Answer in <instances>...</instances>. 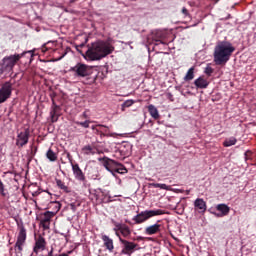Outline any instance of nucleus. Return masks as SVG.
<instances>
[{
  "label": "nucleus",
  "mask_w": 256,
  "mask_h": 256,
  "mask_svg": "<svg viewBox=\"0 0 256 256\" xmlns=\"http://www.w3.org/2000/svg\"><path fill=\"white\" fill-rule=\"evenodd\" d=\"M115 51V46L111 43V38L107 40H98L91 44L86 51V58L89 61H101L107 55H111Z\"/></svg>",
  "instance_id": "f257e3e1"
},
{
  "label": "nucleus",
  "mask_w": 256,
  "mask_h": 256,
  "mask_svg": "<svg viewBox=\"0 0 256 256\" xmlns=\"http://www.w3.org/2000/svg\"><path fill=\"white\" fill-rule=\"evenodd\" d=\"M235 52V47L229 41H220L214 48V63L217 65H225L231 55Z\"/></svg>",
  "instance_id": "f03ea898"
},
{
  "label": "nucleus",
  "mask_w": 256,
  "mask_h": 256,
  "mask_svg": "<svg viewBox=\"0 0 256 256\" xmlns=\"http://www.w3.org/2000/svg\"><path fill=\"white\" fill-rule=\"evenodd\" d=\"M27 53H29V55H31V57H33V51H25L21 54H14V55L5 57L0 66L1 73H5V72L9 73V72L13 71V67H15V65H17V62L21 58L25 57V55H27Z\"/></svg>",
  "instance_id": "7ed1b4c3"
},
{
  "label": "nucleus",
  "mask_w": 256,
  "mask_h": 256,
  "mask_svg": "<svg viewBox=\"0 0 256 256\" xmlns=\"http://www.w3.org/2000/svg\"><path fill=\"white\" fill-rule=\"evenodd\" d=\"M159 215H165V210H144L134 216L132 221H134L136 225H141V223H145V221H149L152 217H157Z\"/></svg>",
  "instance_id": "20e7f679"
},
{
  "label": "nucleus",
  "mask_w": 256,
  "mask_h": 256,
  "mask_svg": "<svg viewBox=\"0 0 256 256\" xmlns=\"http://www.w3.org/2000/svg\"><path fill=\"white\" fill-rule=\"evenodd\" d=\"M116 235L117 237H119V242L123 245L121 255L131 256L133 255V253H135V251H139V249H141V247H139V244L122 239L121 235H119V232H116Z\"/></svg>",
  "instance_id": "39448f33"
},
{
  "label": "nucleus",
  "mask_w": 256,
  "mask_h": 256,
  "mask_svg": "<svg viewBox=\"0 0 256 256\" xmlns=\"http://www.w3.org/2000/svg\"><path fill=\"white\" fill-rule=\"evenodd\" d=\"M27 241V229H25V226L19 227V233L17 236V241L15 243L14 249L16 253H22L23 247H25V242Z\"/></svg>",
  "instance_id": "423d86ee"
},
{
  "label": "nucleus",
  "mask_w": 256,
  "mask_h": 256,
  "mask_svg": "<svg viewBox=\"0 0 256 256\" xmlns=\"http://www.w3.org/2000/svg\"><path fill=\"white\" fill-rule=\"evenodd\" d=\"M71 71L75 73L76 77H89L92 73V68L86 64L78 63L71 68Z\"/></svg>",
  "instance_id": "0eeeda50"
},
{
  "label": "nucleus",
  "mask_w": 256,
  "mask_h": 256,
  "mask_svg": "<svg viewBox=\"0 0 256 256\" xmlns=\"http://www.w3.org/2000/svg\"><path fill=\"white\" fill-rule=\"evenodd\" d=\"M13 93V84L8 81L2 84L0 88V104L5 103L7 99L11 97V94Z\"/></svg>",
  "instance_id": "6e6552de"
},
{
  "label": "nucleus",
  "mask_w": 256,
  "mask_h": 256,
  "mask_svg": "<svg viewBox=\"0 0 256 256\" xmlns=\"http://www.w3.org/2000/svg\"><path fill=\"white\" fill-rule=\"evenodd\" d=\"M98 161L100 163H102L103 167H105V169L107 171L112 173V175H115V171L117 170L119 162H117L107 156H104L103 158H99Z\"/></svg>",
  "instance_id": "1a4fd4ad"
},
{
  "label": "nucleus",
  "mask_w": 256,
  "mask_h": 256,
  "mask_svg": "<svg viewBox=\"0 0 256 256\" xmlns=\"http://www.w3.org/2000/svg\"><path fill=\"white\" fill-rule=\"evenodd\" d=\"M30 131L28 128L24 129V131L17 134L16 137V146L18 149H22V147H25L27 143H29V135Z\"/></svg>",
  "instance_id": "9d476101"
},
{
  "label": "nucleus",
  "mask_w": 256,
  "mask_h": 256,
  "mask_svg": "<svg viewBox=\"0 0 256 256\" xmlns=\"http://www.w3.org/2000/svg\"><path fill=\"white\" fill-rule=\"evenodd\" d=\"M51 123H57L59 117H61V106L55 103V99L52 98V106L50 111Z\"/></svg>",
  "instance_id": "9b49d317"
},
{
  "label": "nucleus",
  "mask_w": 256,
  "mask_h": 256,
  "mask_svg": "<svg viewBox=\"0 0 256 256\" xmlns=\"http://www.w3.org/2000/svg\"><path fill=\"white\" fill-rule=\"evenodd\" d=\"M72 171L75 179L77 181H80L81 183H87V178L85 177V173H83V170H81V167H79V164H72Z\"/></svg>",
  "instance_id": "f8f14e48"
},
{
  "label": "nucleus",
  "mask_w": 256,
  "mask_h": 256,
  "mask_svg": "<svg viewBox=\"0 0 256 256\" xmlns=\"http://www.w3.org/2000/svg\"><path fill=\"white\" fill-rule=\"evenodd\" d=\"M45 247H47V241L43 236L39 235L37 238H35L33 251L36 253V255L39 253V251H45Z\"/></svg>",
  "instance_id": "ddd939ff"
},
{
  "label": "nucleus",
  "mask_w": 256,
  "mask_h": 256,
  "mask_svg": "<svg viewBox=\"0 0 256 256\" xmlns=\"http://www.w3.org/2000/svg\"><path fill=\"white\" fill-rule=\"evenodd\" d=\"M194 208L198 213H205L207 211V202L203 198H197L194 201Z\"/></svg>",
  "instance_id": "4468645a"
},
{
  "label": "nucleus",
  "mask_w": 256,
  "mask_h": 256,
  "mask_svg": "<svg viewBox=\"0 0 256 256\" xmlns=\"http://www.w3.org/2000/svg\"><path fill=\"white\" fill-rule=\"evenodd\" d=\"M114 231H119L125 238L131 236V228L127 224H116Z\"/></svg>",
  "instance_id": "2eb2a0df"
},
{
  "label": "nucleus",
  "mask_w": 256,
  "mask_h": 256,
  "mask_svg": "<svg viewBox=\"0 0 256 256\" xmlns=\"http://www.w3.org/2000/svg\"><path fill=\"white\" fill-rule=\"evenodd\" d=\"M103 243H104V247L110 252L113 253V250L115 249V245L113 244V239H111L109 236L107 235H102L101 237Z\"/></svg>",
  "instance_id": "dca6fc26"
},
{
  "label": "nucleus",
  "mask_w": 256,
  "mask_h": 256,
  "mask_svg": "<svg viewBox=\"0 0 256 256\" xmlns=\"http://www.w3.org/2000/svg\"><path fill=\"white\" fill-rule=\"evenodd\" d=\"M161 232L160 224H154L147 226L144 230L145 235H157V233Z\"/></svg>",
  "instance_id": "f3484780"
},
{
  "label": "nucleus",
  "mask_w": 256,
  "mask_h": 256,
  "mask_svg": "<svg viewBox=\"0 0 256 256\" xmlns=\"http://www.w3.org/2000/svg\"><path fill=\"white\" fill-rule=\"evenodd\" d=\"M194 85L196 89H207V87H209V81H207L203 76H200L194 81Z\"/></svg>",
  "instance_id": "a211bd4d"
},
{
  "label": "nucleus",
  "mask_w": 256,
  "mask_h": 256,
  "mask_svg": "<svg viewBox=\"0 0 256 256\" xmlns=\"http://www.w3.org/2000/svg\"><path fill=\"white\" fill-rule=\"evenodd\" d=\"M216 209L221 213V217L229 215V212L231 211V208H229V206H227L226 204H218L216 206Z\"/></svg>",
  "instance_id": "6ab92c4d"
},
{
  "label": "nucleus",
  "mask_w": 256,
  "mask_h": 256,
  "mask_svg": "<svg viewBox=\"0 0 256 256\" xmlns=\"http://www.w3.org/2000/svg\"><path fill=\"white\" fill-rule=\"evenodd\" d=\"M56 185L61 191H64V193H71V188H69L67 185H65V182L61 179H55Z\"/></svg>",
  "instance_id": "aec40b11"
},
{
  "label": "nucleus",
  "mask_w": 256,
  "mask_h": 256,
  "mask_svg": "<svg viewBox=\"0 0 256 256\" xmlns=\"http://www.w3.org/2000/svg\"><path fill=\"white\" fill-rule=\"evenodd\" d=\"M148 113H150L151 117L154 118L155 120L159 119V110H157V107L155 105L150 104L148 106Z\"/></svg>",
  "instance_id": "412c9836"
},
{
  "label": "nucleus",
  "mask_w": 256,
  "mask_h": 256,
  "mask_svg": "<svg viewBox=\"0 0 256 256\" xmlns=\"http://www.w3.org/2000/svg\"><path fill=\"white\" fill-rule=\"evenodd\" d=\"M163 38V32L156 31L152 33V41L155 42V45H159V43H163L161 39Z\"/></svg>",
  "instance_id": "4be33fe9"
},
{
  "label": "nucleus",
  "mask_w": 256,
  "mask_h": 256,
  "mask_svg": "<svg viewBox=\"0 0 256 256\" xmlns=\"http://www.w3.org/2000/svg\"><path fill=\"white\" fill-rule=\"evenodd\" d=\"M193 79H195V66L191 67L184 76V81H193Z\"/></svg>",
  "instance_id": "5701e85b"
},
{
  "label": "nucleus",
  "mask_w": 256,
  "mask_h": 256,
  "mask_svg": "<svg viewBox=\"0 0 256 256\" xmlns=\"http://www.w3.org/2000/svg\"><path fill=\"white\" fill-rule=\"evenodd\" d=\"M46 157L51 162L57 161V154L51 148H49L48 151L46 152Z\"/></svg>",
  "instance_id": "b1692460"
},
{
  "label": "nucleus",
  "mask_w": 256,
  "mask_h": 256,
  "mask_svg": "<svg viewBox=\"0 0 256 256\" xmlns=\"http://www.w3.org/2000/svg\"><path fill=\"white\" fill-rule=\"evenodd\" d=\"M53 217H55V212L46 211L44 213V218L42 219L43 223H50L51 219H53Z\"/></svg>",
  "instance_id": "393cba45"
},
{
  "label": "nucleus",
  "mask_w": 256,
  "mask_h": 256,
  "mask_svg": "<svg viewBox=\"0 0 256 256\" xmlns=\"http://www.w3.org/2000/svg\"><path fill=\"white\" fill-rule=\"evenodd\" d=\"M237 143V138L235 137H230L228 139H226L224 142H223V146L224 147H233V145H236Z\"/></svg>",
  "instance_id": "a878e982"
},
{
  "label": "nucleus",
  "mask_w": 256,
  "mask_h": 256,
  "mask_svg": "<svg viewBox=\"0 0 256 256\" xmlns=\"http://www.w3.org/2000/svg\"><path fill=\"white\" fill-rule=\"evenodd\" d=\"M115 173H119L120 175H125V173H128V170L125 167V165L118 162V166L116 167Z\"/></svg>",
  "instance_id": "bb28decb"
},
{
  "label": "nucleus",
  "mask_w": 256,
  "mask_h": 256,
  "mask_svg": "<svg viewBox=\"0 0 256 256\" xmlns=\"http://www.w3.org/2000/svg\"><path fill=\"white\" fill-rule=\"evenodd\" d=\"M133 105H135V100L133 99H129L126 100L122 105H121V109L122 111H125V109L132 107Z\"/></svg>",
  "instance_id": "cd10ccee"
},
{
  "label": "nucleus",
  "mask_w": 256,
  "mask_h": 256,
  "mask_svg": "<svg viewBox=\"0 0 256 256\" xmlns=\"http://www.w3.org/2000/svg\"><path fill=\"white\" fill-rule=\"evenodd\" d=\"M98 129H100V137H105V133H109V127L103 124H98Z\"/></svg>",
  "instance_id": "c85d7f7f"
},
{
  "label": "nucleus",
  "mask_w": 256,
  "mask_h": 256,
  "mask_svg": "<svg viewBox=\"0 0 256 256\" xmlns=\"http://www.w3.org/2000/svg\"><path fill=\"white\" fill-rule=\"evenodd\" d=\"M75 125H78L79 127H83L84 129H89V125H91L90 120H86L84 122L81 121H74Z\"/></svg>",
  "instance_id": "c756f323"
},
{
  "label": "nucleus",
  "mask_w": 256,
  "mask_h": 256,
  "mask_svg": "<svg viewBox=\"0 0 256 256\" xmlns=\"http://www.w3.org/2000/svg\"><path fill=\"white\" fill-rule=\"evenodd\" d=\"M49 207H53L54 213L56 214L59 213V211L61 210V203H59L58 201H54L49 204Z\"/></svg>",
  "instance_id": "7c9ffc66"
},
{
  "label": "nucleus",
  "mask_w": 256,
  "mask_h": 256,
  "mask_svg": "<svg viewBox=\"0 0 256 256\" xmlns=\"http://www.w3.org/2000/svg\"><path fill=\"white\" fill-rule=\"evenodd\" d=\"M82 151L84 155H94L95 152H93V147L91 145H86L82 148Z\"/></svg>",
  "instance_id": "2f4dec72"
},
{
  "label": "nucleus",
  "mask_w": 256,
  "mask_h": 256,
  "mask_svg": "<svg viewBox=\"0 0 256 256\" xmlns=\"http://www.w3.org/2000/svg\"><path fill=\"white\" fill-rule=\"evenodd\" d=\"M5 184L3 183V180L0 178V195L1 197H7V192H5Z\"/></svg>",
  "instance_id": "473e14b6"
},
{
  "label": "nucleus",
  "mask_w": 256,
  "mask_h": 256,
  "mask_svg": "<svg viewBox=\"0 0 256 256\" xmlns=\"http://www.w3.org/2000/svg\"><path fill=\"white\" fill-rule=\"evenodd\" d=\"M64 155H66L71 166L75 165V163H73V156H71V153L65 152Z\"/></svg>",
  "instance_id": "72a5a7b5"
},
{
  "label": "nucleus",
  "mask_w": 256,
  "mask_h": 256,
  "mask_svg": "<svg viewBox=\"0 0 256 256\" xmlns=\"http://www.w3.org/2000/svg\"><path fill=\"white\" fill-rule=\"evenodd\" d=\"M213 71H214L213 68L208 66L205 68L204 73H206L208 75V77H211V75H213Z\"/></svg>",
  "instance_id": "f704fd0d"
},
{
  "label": "nucleus",
  "mask_w": 256,
  "mask_h": 256,
  "mask_svg": "<svg viewBox=\"0 0 256 256\" xmlns=\"http://www.w3.org/2000/svg\"><path fill=\"white\" fill-rule=\"evenodd\" d=\"M182 15H184V17H191V14L189 13V10L186 7H183L181 10Z\"/></svg>",
  "instance_id": "c9c22d12"
},
{
  "label": "nucleus",
  "mask_w": 256,
  "mask_h": 256,
  "mask_svg": "<svg viewBox=\"0 0 256 256\" xmlns=\"http://www.w3.org/2000/svg\"><path fill=\"white\" fill-rule=\"evenodd\" d=\"M70 209H71V211H73V213H75V211H77V205H75V203H71Z\"/></svg>",
  "instance_id": "e433bc0d"
},
{
  "label": "nucleus",
  "mask_w": 256,
  "mask_h": 256,
  "mask_svg": "<svg viewBox=\"0 0 256 256\" xmlns=\"http://www.w3.org/2000/svg\"><path fill=\"white\" fill-rule=\"evenodd\" d=\"M160 189H164L165 191H169V186H167V184H160Z\"/></svg>",
  "instance_id": "4c0bfd02"
},
{
  "label": "nucleus",
  "mask_w": 256,
  "mask_h": 256,
  "mask_svg": "<svg viewBox=\"0 0 256 256\" xmlns=\"http://www.w3.org/2000/svg\"><path fill=\"white\" fill-rule=\"evenodd\" d=\"M41 225L44 229H49V223H45L43 220H41Z\"/></svg>",
  "instance_id": "58836bf2"
},
{
  "label": "nucleus",
  "mask_w": 256,
  "mask_h": 256,
  "mask_svg": "<svg viewBox=\"0 0 256 256\" xmlns=\"http://www.w3.org/2000/svg\"><path fill=\"white\" fill-rule=\"evenodd\" d=\"M151 185H152V187H155V189L161 188V184H159V183H152Z\"/></svg>",
  "instance_id": "ea45409f"
},
{
  "label": "nucleus",
  "mask_w": 256,
  "mask_h": 256,
  "mask_svg": "<svg viewBox=\"0 0 256 256\" xmlns=\"http://www.w3.org/2000/svg\"><path fill=\"white\" fill-rule=\"evenodd\" d=\"M143 239H145V238H143V236H138V237L136 238V241H143Z\"/></svg>",
  "instance_id": "a19ab883"
},
{
  "label": "nucleus",
  "mask_w": 256,
  "mask_h": 256,
  "mask_svg": "<svg viewBox=\"0 0 256 256\" xmlns=\"http://www.w3.org/2000/svg\"><path fill=\"white\" fill-rule=\"evenodd\" d=\"M99 127V125H94L91 127L92 131H96V129Z\"/></svg>",
  "instance_id": "79ce46f5"
},
{
  "label": "nucleus",
  "mask_w": 256,
  "mask_h": 256,
  "mask_svg": "<svg viewBox=\"0 0 256 256\" xmlns=\"http://www.w3.org/2000/svg\"><path fill=\"white\" fill-rule=\"evenodd\" d=\"M95 131H96V135H101V132H99V131H101L100 128H97Z\"/></svg>",
  "instance_id": "37998d69"
},
{
  "label": "nucleus",
  "mask_w": 256,
  "mask_h": 256,
  "mask_svg": "<svg viewBox=\"0 0 256 256\" xmlns=\"http://www.w3.org/2000/svg\"><path fill=\"white\" fill-rule=\"evenodd\" d=\"M71 253H73V250H70L66 253L67 256L71 255Z\"/></svg>",
  "instance_id": "c03bdc74"
},
{
  "label": "nucleus",
  "mask_w": 256,
  "mask_h": 256,
  "mask_svg": "<svg viewBox=\"0 0 256 256\" xmlns=\"http://www.w3.org/2000/svg\"><path fill=\"white\" fill-rule=\"evenodd\" d=\"M215 4L219 3L220 0H212Z\"/></svg>",
  "instance_id": "a18cd8bd"
}]
</instances>
